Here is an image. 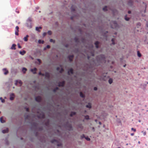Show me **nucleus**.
I'll return each mask as SVG.
<instances>
[{"instance_id": "obj_1", "label": "nucleus", "mask_w": 148, "mask_h": 148, "mask_svg": "<svg viewBox=\"0 0 148 148\" xmlns=\"http://www.w3.org/2000/svg\"><path fill=\"white\" fill-rule=\"evenodd\" d=\"M32 19L31 17H29L27 20L25 26L28 28L30 29L32 27Z\"/></svg>"}, {"instance_id": "obj_2", "label": "nucleus", "mask_w": 148, "mask_h": 148, "mask_svg": "<svg viewBox=\"0 0 148 148\" xmlns=\"http://www.w3.org/2000/svg\"><path fill=\"white\" fill-rule=\"evenodd\" d=\"M96 59V61L99 63L101 62L102 60H105V56L104 55L101 54L97 56Z\"/></svg>"}, {"instance_id": "obj_3", "label": "nucleus", "mask_w": 148, "mask_h": 148, "mask_svg": "<svg viewBox=\"0 0 148 148\" xmlns=\"http://www.w3.org/2000/svg\"><path fill=\"white\" fill-rule=\"evenodd\" d=\"M90 58V57L89 56H88L87 58L89 60V59ZM96 60L94 59V58H93L91 61H89V64L90 66L93 65H95L97 64L96 62Z\"/></svg>"}, {"instance_id": "obj_4", "label": "nucleus", "mask_w": 148, "mask_h": 148, "mask_svg": "<svg viewBox=\"0 0 148 148\" xmlns=\"http://www.w3.org/2000/svg\"><path fill=\"white\" fill-rule=\"evenodd\" d=\"M51 142L52 143H55V144H56L57 146L58 147L61 146L62 145L61 143H59L58 140L55 139L51 140Z\"/></svg>"}, {"instance_id": "obj_5", "label": "nucleus", "mask_w": 148, "mask_h": 148, "mask_svg": "<svg viewBox=\"0 0 148 148\" xmlns=\"http://www.w3.org/2000/svg\"><path fill=\"white\" fill-rule=\"evenodd\" d=\"M112 23H113V25H111V27L112 28H116L118 27V25L116 21H113L112 22Z\"/></svg>"}, {"instance_id": "obj_6", "label": "nucleus", "mask_w": 148, "mask_h": 148, "mask_svg": "<svg viewBox=\"0 0 148 148\" xmlns=\"http://www.w3.org/2000/svg\"><path fill=\"white\" fill-rule=\"evenodd\" d=\"M15 85L17 86V84L18 83L20 84V85H19V86H20V87L23 84L22 82L21 81V80H16L15 81Z\"/></svg>"}, {"instance_id": "obj_7", "label": "nucleus", "mask_w": 148, "mask_h": 148, "mask_svg": "<svg viewBox=\"0 0 148 148\" xmlns=\"http://www.w3.org/2000/svg\"><path fill=\"white\" fill-rule=\"evenodd\" d=\"M35 99L37 102L40 103L42 99L40 96H38L35 97Z\"/></svg>"}, {"instance_id": "obj_8", "label": "nucleus", "mask_w": 148, "mask_h": 148, "mask_svg": "<svg viewBox=\"0 0 148 148\" xmlns=\"http://www.w3.org/2000/svg\"><path fill=\"white\" fill-rule=\"evenodd\" d=\"M133 0H129L127 3V5L130 7H132L133 5Z\"/></svg>"}, {"instance_id": "obj_9", "label": "nucleus", "mask_w": 148, "mask_h": 148, "mask_svg": "<svg viewBox=\"0 0 148 148\" xmlns=\"http://www.w3.org/2000/svg\"><path fill=\"white\" fill-rule=\"evenodd\" d=\"M10 100L12 101L14 99L15 97V95L14 93H11L10 95Z\"/></svg>"}, {"instance_id": "obj_10", "label": "nucleus", "mask_w": 148, "mask_h": 148, "mask_svg": "<svg viewBox=\"0 0 148 148\" xmlns=\"http://www.w3.org/2000/svg\"><path fill=\"white\" fill-rule=\"evenodd\" d=\"M68 74L70 75V74H73L74 73L73 70L72 68L70 69L68 71Z\"/></svg>"}, {"instance_id": "obj_11", "label": "nucleus", "mask_w": 148, "mask_h": 148, "mask_svg": "<svg viewBox=\"0 0 148 148\" xmlns=\"http://www.w3.org/2000/svg\"><path fill=\"white\" fill-rule=\"evenodd\" d=\"M74 56L73 55H70L68 56V58L70 62H72L73 61V58L74 57Z\"/></svg>"}, {"instance_id": "obj_12", "label": "nucleus", "mask_w": 148, "mask_h": 148, "mask_svg": "<svg viewBox=\"0 0 148 148\" xmlns=\"http://www.w3.org/2000/svg\"><path fill=\"white\" fill-rule=\"evenodd\" d=\"M65 83V82L64 81H63L62 82H59L58 83V86L60 87H63L64 86Z\"/></svg>"}, {"instance_id": "obj_13", "label": "nucleus", "mask_w": 148, "mask_h": 148, "mask_svg": "<svg viewBox=\"0 0 148 148\" xmlns=\"http://www.w3.org/2000/svg\"><path fill=\"white\" fill-rule=\"evenodd\" d=\"M2 71L3 73L5 75H7L8 73V71L6 68L3 69H2Z\"/></svg>"}, {"instance_id": "obj_14", "label": "nucleus", "mask_w": 148, "mask_h": 148, "mask_svg": "<svg viewBox=\"0 0 148 148\" xmlns=\"http://www.w3.org/2000/svg\"><path fill=\"white\" fill-rule=\"evenodd\" d=\"M37 70V69L36 68H34L33 69H31L30 71L32 72L34 74H36V71Z\"/></svg>"}, {"instance_id": "obj_15", "label": "nucleus", "mask_w": 148, "mask_h": 148, "mask_svg": "<svg viewBox=\"0 0 148 148\" xmlns=\"http://www.w3.org/2000/svg\"><path fill=\"white\" fill-rule=\"evenodd\" d=\"M99 42L98 41H96L95 43V46L97 48H98L99 47Z\"/></svg>"}, {"instance_id": "obj_16", "label": "nucleus", "mask_w": 148, "mask_h": 148, "mask_svg": "<svg viewBox=\"0 0 148 148\" xmlns=\"http://www.w3.org/2000/svg\"><path fill=\"white\" fill-rule=\"evenodd\" d=\"M8 131H9L8 128H7L3 130L2 131V132L3 133L5 134V133H8Z\"/></svg>"}, {"instance_id": "obj_17", "label": "nucleus", "mask_w": 148, "mask_h": 148, "mask_svg": "<svg viewBox=\"0 0 148 148\" xmlns=\"http://www.w3.org/2000/svg\"><path fill=\"white\" fill-rule=\"evenodd\" d=\"M45 77L49 79L50 78V75L49 73L46 72L45 73Z\"/></svg>"}, {"instance_id": "obj_18", "label": "nucleus", "mask_w": 148, "mask_h": 148, "mask_svg": "<svg viewBox=\"0 0 148 148\" xmlns=\"http://www.w3.org/2000/svg\"><path fill=\"white\" fill-rule=\"evenodd\" d=\"M74 40L75 42L77 43L79 42V40L78 38L77 37H75L74 38Z\"/></svg>"}, {"instance_id": "obj_19", "label": "nucleus", "mask_w": 148, "mask_h": 148, "mask_svg": "<svg viewBox=\"0 0 148 148\" xmlns=\"http://www.w3.org/2000/svg\"><path fill=\"white\" fill-rule=\"evenodd\" d=\"M16 46V45L15 44H12L11 47L10 48V49L12 50H15L16 49V48L15 47Z\"/></svg>"}, {"instance_id": "obj_20", "label": "nucleus", "mask_w": 148, "mask_h": 148, "mask_svg": "<svg viewBox=\"0 0 148 148\" xmlns=\"http://www.w3.org/2000/svg\"><path fill=\"white\" fill-rule=\"evenodd\" d=\"M42 27H36V30L38 32H40V30H39V29H42Z\"/></svg>"}, {"instance_id": "obj_21", "label": "nucleus", "mask_w": 148, "mask_h": 148, "mask_svg": "<svg viewBox=\"0 0 148 148\" xmlns=\"http://www.w3.org/2000/svg\"><path fill=\"white\" fill-rule=\"evenodd\" d=\"M26 52L25 51L23 50V51H20L19 52V53L20 54L23 56V55H24L25 54V53Z\"/></svg>"}, {"instance_id": "obj_22", "label": "nucleus", "mask_w": 148, "mask_h": 148, "mask_svg": "<svg viewBox=\"0 0 148 148\" xmlns=\"http://www.w3.org/2000/svg\"><path fill=\"white\" fill-rule=\"evenodd\" d=\"M86 108H88L90 109L92 107L91 104L90 103H88V104L86 105Z\"/></svg>"}, {"instance_id": "obj_23", "label": "nucleus", "mask_w": 148, "mask_h": 148, "mask_svg": "<svg viewBox=\"0 0 148 148\" xmlns=\"http://www.w3.org/2000/svg\"><path fill=\"white\" fill-rule=\"evenodd\" d=\"M76 114V112H72L70 114V116L71 117H72L73 115H75Z\"/></svg>"}, {"instance_id": "obj_24", "label": "nucleus", "mask_w": 148, "mask_h": 148, "mask_svg": "<svg viewBox=\"0 0 148 148\" xmlns=\"http://www.w3.org/2000/svg\"><path fill=\"white\" fill-rule=\"evenodd\" d=\"M38 43L39 44H43L44 43V40L40 39L38 40Z\"/></svg>"}, {"instance_id": "obj_25", "label": "nucleus", "mask_w": 148, "mask_h": 148, "mask_svg": "<svg viewBox=\"0 0 148 148\" xmlns=\"http://www.w3.org/2000/svg\"><path fill=\"white\" fill-rule=\"evenodd\" d=\"M80 96L82 98H84L85 97V95H84L82 92H80Z\"/></svg>"}, {"instance_id": "obj_26", "label": "nucleus", "mask_w": 148, "mask_h": 148, "mask_svg": "<svg viewBox=\"0 0 148 148\" xmlns=\"http://www.w3.org/2000/svg\"><path fill=\"white\" fill-rule=\"evenodd\" d=\"M27 69L25 67H23L22 68V71H23V73H25L26 72V71H27Z\"/></svg>"}, {"instance_id": "obj_27", "label": "nucleus", "mask_w": 148, "mask_h": 148, "mask_svg": "<svg viewBox=\"0 0 148 148\" xmlns=\"http://www.w3.org/2000/svg\"><path fill=\"white\" fill-rule=\"evenodd\" d=\"M0 121L2 123H4L5 122V120H3V119L2 117L0 118Z\"/></svg>"}, {"instance_id": "obj_28", "label": "nucleus", "mask_w": 148, "mask_h": 148, "mask_svg": "<svg viewBox=\"0 0 148 148\" xmlns=\"http://www.w3.org/2000/svg\"><path fill=\"white\" fill-rule=\"evenodd\" d=\"M113 82V80L112 79V78H110L108 80V82L110 84H111Z\"/></svg>"}, {"instance_id": "obj_29", "label": "nucleus", "mask_w": 148, "mask_h": 148, "mask_svg": "<svg viewBox=\"0 0 148 148\" xmlns=\"http://www.w3.org/2000/svg\"><path fill=\"white\" fill-rule=\"evenodd\" d=\"M59 89V88L58 87H56L55 88H54L53 90V91L54 92H56V91Z\"/></svg>"}, {"instance_id": "obj_30", "label": "nucleus", "mask_w": 148, "mask_h": 148, "mask_svg": "<svg viewBox=\"0 0 148 148\" xmlns=\"http://www.w3.org/2000/svg\"><path fill=\"white\" fill-rule=\"evenodd\" d=\"M25 119H28L29 118V115L25 114L24 115Z\"/></svg>"}, {"instance_id": "obj_31", "label": "nucleus", "mask_w": 148, "mask_h": 148, "mask_svg": "<svg viewBox=\"0 0 148 148\" xmlns=\"http://www.w3.org/2000/svg\"><path fill=\"white\" fill-rule=\"evenodd\" d=\"M0 100L2 103H4L5 102V100L4 99H3L2 97H0Z\"/></svg>"}, {"instance_id": "obj_32", "label": "nucleus", "mask_w": 148, "mask_h": 148, "mask_svg": "<svg viewBox=\"0 0 148 148\" xmlns=\"http://www.w3.org/2000/svg\"><path fill=\"white\" fill-rule=\"evenodd\" d=\"M71 10L72 12H74L75 10V9L73 6L71 7Z\"/></svg>"}, {"instance_id": "obj_33", "label": "nucleus", "mask_w": 148, "mask_h": 148, "mask_svg": "<svg viewBox=\"0 0 148 148\" xmlns=\"http://www.w3.org/2000/svg\"><path fill=\"white\" fill-rule=\"evenodd\" d=\"M85 136L84 134H83L81 136L80 139H82L84 138H85Z\"/></svg>"}, {"instance_id": "obj_34", "label": "nucleus", "mask_w": 148, "mask_h": 148, "mask_svg": "<svg viewBox=\"0 0 148 148\" xmlns=\"http://www.w3.org/2000/svg\"><path fill=\"white\" fill-rule=\"evenodd\" d=\"M137 55L139 57H140L141 56V53H140L139 51H137Z\"/></svg>"}, {"instance_id": "obj_35", "label": "nucleus", "mask_w": 148, "mask_h": 148, "mask_svg": "<svg viewBox=\"0 0 148 148\" xmlns=\"http://www.w3.org/2000/svg\"><path fill=\"white\" fill-rule=\"evenodd\" d=\"M125 19L127 21H128L130 19V18L127 17V15H125Z\"/></svg>"}, {"instance_id": "obj_36", "label": "nucleus", "mask_w": 148, "mask_h": 148, "mask_svg": "<svg viewBox=\"0 0 148 148\" xmlns=\"http://www.w3.org/2000/svg\"><path fill=\"white\" fill-rule=\"evenodd\" d=\"M103 10L104 11H107V6H105L103 8Z\"/></svg>"}, {"instance_id": "obj_37", "label": "nucleus", "mask_w": 148, "mask_h": 148, "mask_svg": "<svg viewBox=\"0 0 148 148\" xmlns=\"http://www.w3.org/2000/svg\"><path fill=\"white\" fill-rule=\"evenodd\" d=\"M49 120L48 119V120L47 122H46L45 123L46 125L47 126L49 125Z\"/></svg>"}, {"instance_id": "obj_38", "label": "nucleus", "mask_w": 148, "mask_h": 148, "mask_svg": "<svg viewBox=\"0 0 148 148\" xmlns=\"http://www.w3.org/2000/svg\"><path fill=\"white\" fill-rule=\"evenodd\" d=\"M85 118L86 120H88L89 119V117L88 115H86L85 116Z\"/></svg>"}, {"instance_id": "obj_39", "label": "nucleus", "mask_w": 148, "mask_h": 148, "mask_svg": "<svg viewBox=\"0 0 148 148\" xmlns=\"http://www.w3.org/2000/svg\"><path fill=\"white\" fill-rule=\"evenodd\" d=\"M49 41L50 42H53V43H55V41L52 39H50Z\"/></svg>"}, {"instance_id": "obj_40", "label": "nucleus", "mask_w": 148, "mask_h": 148, "mask_svg": "<svg viewBox=\"0 0 148 148\" xmlns=\"http://www.w3.org/2000/svg\"><path fill=\"white\" fill-rule=\"evenodd\" d=\"M16 30L15 31L19 32V27L18 26H16L15 27Z\"/></svg>"}, {"instance_id": "obj_41", "label": "nucleus", "mask_w": 148, "mask_h": 148, "mask_svg": "<svg viewBox=\"0 0 148 148\" xmlns=\"http://www.w3.org/2000/svg\"><path fill=\"white\" fill-rule=\"evenodd\" d=\"M60 70L59 72L60 73H62L64 71V69L62 68L60 69Z\"/></svg>"}, {"instance_id": "obj_42", "label": "nucleus", "mask_w": 148, "mask_h": 148, "mask_svg": "<svg viewBox=\"0 0 148 148\" xmlns=\"http://www.w3.org/2000/svg\"><path fill=\"white\" fill-rule=\"evenodd\" d=\"M47 33L49 35H51L52 34V32H51V31L50 30H49V31H48V32H47Z\"/></svg>"}, {"instance_id": "obj_43", "label": "nucleus", "mask_w": 148, "mask_h": 148, "mask_svg": "<svg viewBox=\"0 0 148 148\" xmlns=\"http://www.w3.org/2000/svg\"><path fill=\"white\" fill-rule=\"evenodd\" d=\"M24 40L25 41H28V39L26 37H25L23 38Z\"/></svg>"}, {"instance_id": "obj_44", "label": "nucleus", "mask_w": 148, "mask_h": 148, "mask_svg": "<svg viewBox=\"0 0 148 148\" xmlns=\"http://www.w3.org/2000/svg\"><path fill=\"white\" fill-rule=\"evenodd\" d=\"M85 139L87 140V141H90V139L88 137H85Z\"/></svg>"}, {"instance_id": "obj_45", "label": "nucleus", "mask_w": 148, "mask_h": 148, "mask_svg": "<svg viewBox=\"0 0 148 148\" xmlns=\"http://www.w3.org/2000/svg\"><path fill=\"white\" fill-rule=\"evenodd\" d=\"M45 115L44 114H42L41 115V117L43 119L45 118Z\"/></svg>"}, {"instance_id": "obj_46", "label": "nucleus", "mask_w": 148, "mask_h": 148, "mask_svg": "<svg viewBox=\"0 0 148 148\" xmlns=\"http://www.w3.org/2000/svg\"><path fill=\"white\" fill-rule=\"evenodd\" d=\"M18 32H17V31H15V34L16 35H18Z\"/></svg>"}, {"instance_id": "obj_47", "label": "nucleus", "mask_w": 148, "mask_h": 148, "mask_svg": "<svg viewBox=\"0 0 148 148\" xmlns=\"http://www.w3.org/2000/svg\"><path fill=\"white\" fill-rule=\"evenodd\" d=\"M17 45H18V47L19 48H21V46L19 44V43H18V44H17Z\"/></svg>"}, {"instance_id": "obj_48", "label": "nucleus", "mask_w": 148, "mask_h": 148, "mask_svg": "<svg viewBox=\"0 0 148 148\" xmlns=\"http://www.w3.org/2000/svg\"><path fill=\"white\" fill-rule=\"evenodd\" d=\"M131 130L134 132H135L136 131V129H134L133 128H131Z\"/></svg>"}, {"instance_id": "obj_49", "label": "nucleus", "mask_w": 148, "mask_h": 148, "mask_svg": "<svg viewBox=\"0 0 148 148\" xmlns=\"http://www.w3.org/2000/svg\"><path fill=\"white\" fill-rule=\"evenodd\" d=\"M64 46L66 47H69V45L68 44H66L64 45Z\"/></svg>"}, {"instance_id": "obj_50", "label": "nucleus", "mask_w": 148, "mask_h": 148, "mask_svg": "<svg viewBox=\"0 0 148 148\" xmlns=\"http://www.w3.org/2000/svg\"><path fill=\"white\" fill-rule=\"evenodd\" d=\"M25 109H26V111L27 112H29V108H25Z\"/></svg>"}, {"instance_id": "obj_51", "label": "nucleus", "mask_w": 148, "mask_h": 148, "mask_svg": "<svg viewBox=\"0 0 148 148\" xmlns=\"http://www.w3.org/2000/svg\"><path fill=\"white\" fill-rule=\"evenodd\" d=\"M97 87H95L94 88V90H97Z\"/></svg>"}, {"instance_id": "obj_52", "label": "nucleus", "mask_w": 148, "mask_h": 148, "mask_svg": "<svg viewBox=\"0 0 148 148\" xmlns=\"http://www.w3.org/2000/svg\"><path fill=\"white\" fill-rule=\"evenodd\" d=\"M143 132V134L144 136L146 134V132Z\"/></svg>"}, {"instance_id": "obj_53", "label": "nucleus", "mask_w": 148, "mask_h": 148, "mask_svg": "<svg viewBox=\"0 0 148 148\" xmlns=\"http://www.w3.org/2000/svg\"><path fill=\"white\" fill-rule=\"evenodd\" d=\"M50 46L49 45H47L46 47L47 48L49 49L50 48Z\"/></svg>"}, {"instance_id": "obj_54", "label": "nucleus", "mask_w": 148, "mask_h": 148, "mask_svg": "<svg viewBox=\"0 0 148 148\" xmlns=\"http://www.w3.org/2000/svg\"><path fill=\"white\" fill-rule=\"evenodd\" d=\"M46 32H44L43 34V36H46Z\"/></svg>"}, {"instance_id": "obj_55", "label": "nucleus", "mask_w": 148, "mask_h": 148, "mask_svg": "<svg viewBox=\"0 0 148 148\" xmlns=\"http://www.w3.org/2000/svg\"><path fill=\"white\" fill-rule=\"evenodd\" d=\"M60 68L59 67H58L56 68L57 70L58 71H60Z\"/></svg>"}, {"instance_id": "obj_56", "label": "nucleus", "mask_w": 148, "mask_h": 148, "mask_svg": "<svg viewBox=\"0 0 148 148\" xmlns=\"http://www.w3.org/2000/svg\"><path fill=\"white\" fill-rule=\"evenodd\" d=\"M145 10L144 11V13H145V12H146V4H145Z\"/></svg>"}, {"instance_id": "obj_57", "label": "nucleus", "mask_w": 148, "mask_h": 148, "mask_svg": "<svg viewBox=\"0 0 148 148\" xmlns=\"http://www.w3.org/2000/svg\"><path fill=\"white\" fill-rule=\"evenodd\" d=\"M37 60L40 63H41V60L40 59H38Z\"/></svg>"}, {"instance_id": "obj_58", "label": "nucleus", "mask_w": 148, "mask_h": 148, "mask_svg": "<svg viewBox=\"0 0 148 148\" xmlns=\"http://www.w3.org/2000/svg\"><path fill=\"white\" fill-rule=\"evenodd\" d=\"M91 55L92 56H94V54L93 52H91Z\"/></svg>"}, {"instance_id": "obj_59", "label": "nucleus", "mask_w": 148, "mask_h": 148, "mask_svg": "<svg viewBox=\"0 0 148 148\" xmlns=\"http://www.w3.org/2000/svg\"><path fill=\"white\" fill-rule=\"evenodd\" d=\"M41 75H42V76H45V73L44 74V73H42Z\"/></svg>"}, {"instance_id": "obj_60", "label": "nucleus", "mask_w": 148, "mask_h": 148, "mask_svg": "<svg viewBox=\"0 0 148 148\" xmlns=\"http://www.w3.org/2000/svg\"><path fill=\"white\" fill-rule=\"evenodd\" d=\"M38 75H42V73H41V72H40L39 73H38Z\"/></svg>"}, {"instance_id": "obj_61", "label": "nucleus", "mask_w": 148, "mask_h": 148, "mask_svg": "<svg viewBox=\"0 0 148 148\" xmlns=\"http://www.w3.org/2000/svg\"><path fill=\"white\" fill-rule=\"evenodd\" d=\"M131 11L130 10H129L128 11V14H131Z\"/></svg>"}, {"instance_id": "obj_62", "label": "nucleus", "mask_w": 148, "mask_h": 148, "mask_svg": "<svg viewBox=\"0 0 148 148\" xmlns=\"http://www.w3.org/2000/svg\"><path fill=\"white\" fill-rule=\"evenodd\" d=\"M69 127H70V128H72V126L71 125H69Z\"/></svg>"}, {"instance_id": "obj_63", "label": "nucleus", "mask_w": 148, "mask_h": 148, "mask_svg": "<svg viewBox=\"0 0 148 148\" xmlns=\"http://www.w3.org/2000/svg\"><path fill=\"white\" fill-rule=\"evenodd\" d=\"M73 16H71V20H73Z\"/></svg>"}, {"instance_id": "obj_64", "label": "nucleus", "mask_w": 148, "mask_h": 148, "mask_svg": "<svg viewBox=\"0 0 148 148\" xmlns=\"http://www.w3.org/2000/svg\"><path fill=\"white\" fill-rule=\"evenodd\" d=\"M47 49V48L46 47H45L44 48V50H46Z\"/></svg>"}]
</instances>
